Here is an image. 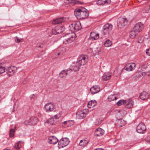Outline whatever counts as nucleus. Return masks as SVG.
Wrapping results in <instances>:
<instances>
[{
  "label": "nucleus",
  "mask_w": 150,
  "mask_h": 150,
  "mask_svg": "<svg viewBox=\"0 0 150 150\" xmlns=\"http://www.w3.org/2000/svg\"><path fill=\"white\" fill-rule=\"evenodd\" d=\"M74 14L78 19H83L87 18L89 15L87 10L84 8L76 9L74 11Z\"/></svg>",
  "instance_id": "f257e3e1"
},
{
  "label": "nucleus",
  "mask_w": 150,
  "mask_h": 150,
  "mask_svg": "<svg viewBox=\"0 0 150 150\" xmlns=\"http://www.w3.org/2000/svg\"><path fill=\"white\" fill-rule=\"evenodd\" d=\"M76 36L75 34L69 33L63 36L62 38L63 43L67 44L71 43L75 40Z\"/></svg>",
  "instance_id": "f03ea898"
},
{
  "label": "nucleus",
  "mask_w": 150,
  "mask_h": 150,
  "mask_svg": "<svg viewBox=\"0 0 150 150\" xmlns=\"http://www.w3.org/2000/svg\"><path fill=\"white\" fill-rule=\"evenodd\" d=\"M69 142L68 139L67 138H62L58 142V147L59 149L63 148L68 145Z\"/></svg>",
  "instance_id": "7ed1b4c3"
},
{
  "label": "nucleus",
  "mask_w": 150,
  "mask_h": 150,
  "mask_svg": "<svg viewBox=\"0 0 150 150\" xmlns=\"http://www.w3.org/2000/svg\"><path fill=\"white\" fill-rule=\"evenodd\" d=\"M112 25L109 24H107L104 25L103 27V29L102 33L104 35H107L110 33L112 29Z\"/></svg>",
  "instance_id": "20e7f679"
},
{
  "label": "nucleus",
  "mask_w": 150,
  "mask_h": 150,
  "mask_svg": "<svg viewBox=\"0 0 150 150\" xmlns=\"http://www.w3.org/2000/svg\"><path fill=\"white\" fill-rule=\"evenodd\" d=\"M88 60V58L86 56L82 55L79 56L78 63L80 65H84L87 63Z\"/></svg>",
  "instance_id": "39448f33"
},
{
  "label": "nucleus",
  "mask_w": 150,
  "mask_h": 150,
  "mask_svg": "<svg viewBox=\"0 0 150 150\" xmlns=\"http://www.w3.org/2000/svg\"><path fill=\"white\" fill-rule=\"evenodd\" d=\"M128 23V21L126 18H119L117 21V26L120 28H122L124 27Z\"/></svg>",
  "instance_id": "423d86ee"
},
{
  "label": "nucleus",
  "mask_w": 150,
  "mask_h": 150,
  "mask_svg": "<svg viewBox=\"0 0 150 150\" xmlns=\"http://www.w3.org/2000/svg\"><path fill=\"white\" fill-rule=\"evenodd\" d=\"M38 121V120L36 117H32L28 120L25 122V124L27 125H35Z\"/></svg>",
  "instance_id": "0eeeda50"
},
{
  "label": "nucleus",
  "mask_w": 150,
  "mask_h": 150,
  "mask_svg": "<svg viewBox=\"0 0 150 150\" xmlns=\"http://www.w3.org/2000/svg\"><path fill=\"white\" fill-rule=\"evenodd\" d=\"M144 28V25L142 23H136L133 28L134 30L138 33L141 31Z\"/></svg>",
  "instance_id": "6e6552de"
},
{
  "label": "nucleus",
  "mask_w": 150,
  "mask_h": 150,
  "mask_svg": "<svg viewBox=\"0 0 150 150\" xmlns=\"http://www.w3.org/2000/svg\"><path fill=\"white\" fill-rule=\"evenodd\" d=\"M17 70V68L14 66L10 67L8 68L6 71L7 75L9 76H13Z\"/></svg>",
  "instance_id": "1a4fd4ad"
},
{
  "label": "nucleus",
  "mask_w": 150,
  "mask_h": 150,
  "mask_svg": "<svg viewBox=\"0 0 150 150\" xmlns=\"http://www.w3.org/2000/svg\"><path fill=\"white\" fill-rule=\"evenodd\" d=\"M146 128L145 125L142 123H139L137 127V131L139 133H144Z\"/></svg>",
  "instance_id": "9d476101"
},
{
  "label": "nucleus",
  "mask_w": 150,
  "mask_h": 150,
  "mask_svg": "<svg viewBox=\"0 0 150 150\" xmlns=\"http://www.w3.org/2000/svg\"><path fill=\"white\" fill-rule=\"evenodd\" d=\"M135 66V64L134 63H128L126 65L124 69L127 71H131L134 69Z\"/></svg>",
  "instance_id": "9b49d317"
},
{
  "label": "nucleus",
  "mask_w": 150,
  "mask_h": 150,
  "mask_svg": "<svg viewBox=\"0 0 150 150\" xmlns=\"http://www.w3.org/2000/svg\"><path fill=\"white\" fill-rule=\"evenodd\" d=\"M54 107V105L51 103H48L45 106L46 111L49 112L53 111Z\"/></svg>",
  "instance_id": "f8f14e48"
},
{
  "label": "nucleus",
  "mask_w": 150,
  "mask_h": 150,
  "mask_svg": "<svg viewBox=\"0 0 150 150\" xmlns=\"http://www.w3.org/2000/svg\"><path fill=\"white\" fill-rule=\"evenodd\" d=\"M47 141L51 144H55L58 142V139L55 137L52 136L49 137Z\"/></svg>",
  "instance_id": "ddd939ff"
},
{
  "label": "nucleus",
  "mask_w": 150,
  "mask_h": 150,
  "mask_svg": "<svg viewBox=\"0 0 150 150\" xmlns=\"http://www.w3.org/2000/svg\"><path fill=\"white\" fill-rule=\"evenodd\" d=\"M100 91V88L98 86L95 85L93 86L90 89V91L91 93L93 94L97 93Z\"/></svg>",
  "instance_id": "4468645a"
},
{
  "label": "nucleus",
  "mask_w": 150,
  "mask_h": 150,
  "mask_svg": "<svg viewBox=\"0 0 150 150\" xmlns=\"http://www.w3.org/2000/svg\"><path fill=\"white\" fill-rule=\"evenodd\" d=\"M99 34L95 32H91L90 33V39L91 40H94L99 38Z\"/></svg>",
  "instance_id": "2eb2a0df"
},
{
  "label": "nucleus",
  "mask_w": 150,
  "mask_h": 150,
  "mask_svg": "<svg viewBox=\"0 0 150 150\" xmlns=\"http://www.w3.org/2000/svg\"><path fill=\"white\" fill-rule=\"evenodd\" d=\"M110 0H98L97 1V4L98 5H108L110 3Z\"/></svg>",
  "instance_id": "dca6fc26"
},
{
  "label": "nucleus",
  "mask_w": 150,
  "mask_h": 150,
  "mask_svg": "<svg viewBox=\"0 0 150 150\" xmlns=\"http://www.w3.org/2000/svg\"><path fill=\"white\" fill-rule=\"evenodd\" d=\"M88 113L87 110L86 109L83 110L79 112L78 115L79 116V118L81 119L85 117Z\"/></svg>",
  "instance_id": "f3484780"
},
{
  "label": "nucleus",
  "mask_w": 150,
  "mask_h": 150,
  "mask_svg": "<svg viewBox=\"0 0 150 150\" xmlns=\"http://www.w3.org/2000/svg\"><path fill=\"white\" fill-rule=\"evenodd\" d=\"M104 133V131L100 128L97 129L95 132V135L97 136H100L103 135Z\"/></svg>",
  "instance_id": "a211bd4d"
},
{
  "label": "nucleus",
  "mask_w": 150,
  "mask_h": 150,
  "mask_svg": "<svg viewBox=\"0 0 150 150\" xmlns=\"http://www.w3.org/2000/svg\"><path fill=\"white\" fill-rule=\"evenodd\" d=\"M149 94L145 91L142 92L140 94L139 97L140 98L143 100L147 99L149 98Z\"/></svg>",
  "instance_id": "6ab92c4d"
},
{
  "label": "nucleus",
  "mask_w": 150,
  "mask_h": 150,
  "mask_svg": "<svg viewBox=\"0 0 150 150\" xmlns=\"http://www.w3.org/2000/svg\"><path fill=\"white\" fill-rule=\"evenodd\" d=\"M134 104V102L131 99L126 100L125 103V106L126 108H130L132 107Z\"/></svg>",
  "instance_id": "aec40b11"
},
{
  "label": "nucleus",
  "mask_w": 150,
  "mask_h": 150,
  "mask_svg": "<svg viewBox=\"0 0 150 150\" xmlns=\"http://www.w3.org/2000/svg\"><path fill=\"white\" fill-rule=\"evenodd\" d=\"M97 104V102L95 100H91L88 102L87 106L88 108H91L95 106Z\"/></svg>",
  "instance_id": "412c9836"
},
{
  "label": "nucleus",
  "mask_w": 150,
  "mask_h": 150,
  "mask_svg": "<svg viewBox=\"0 0 150 150\" xmlns=\"http://www.w3.org/2000/svg\"><path fill=\"white\" fill-rule=\"evenodd\" d=\"M64 20L63 18H59L54 19L52 22V24L54 25L57 24L62 23L64 22Z\"/></svg>",
  "instance_id": "4be33fe9"
},
{
  "label": "nucleus",
  "mask_w": 150,
  "mask_h": 150,
  "mask_svg": "<svg viewBox=\"0 0 150 150\" xmlns=\"http://www.w3.org/2000/svg\"><path fill=\"white\" fill-rule=\"evenodd\" d=\"M64 20L63 18H59L54 19L52 22V24L54 25L57 24L62 23L64 22Z\"/></svg>",
  "instance_id": "5701e85b"
},
{
  "label": "nucleus",
  "mask_w": 150,
  "mask_h": 150,
  "mask_svg": "<svg viewBox=\"0 0 150 150\" xmlns=\"http://www.w3.org/2000/svg\"><path fill=\"white\" fill-rule=\"evenodd\" d=\"M64 20L63 18H59L54 19L52 22V24L54 25L57 24L62 23L64 22Z\"/></svg>",
  "instance_id": "b1692460"
},
{
  "label": "nucleus",
  "mask_w": 150,
  "mask_h": 150,
  "mask_svg": "<svg viewBox=\"0 0 150 150\" xmlns=\"http://www.w3.org/2000/svg\"><path fill=\"white\" fill-rule=\"evenodd\" d=\"M75 30L78 31L81 29L82 27L81 23L79 22H77L74 23Z\"/></svg>",
  "instance_id": "393cba45"
},
{
  "label": "nucleus",
  "mask_w": 150,
  "mask_h": 150,
  "mask_svg": "<svg viewBox=\"0 0 150 150\" xmlns=\"http://www.w3.org/2000/svg\"><path fill=\"white\" fill-rule=\"evenodd\" d=\"M45 123V125L46 124H49L51 125H53L55 124V122L53 118H51L48 119Z\"/></svg>",
  "instance_id": "a878e982"
},
{
  "label": "nucleus",
  "mask_w": 150,
  "mask_h": 150,
  "mask_svg": "<svg viewBox=\"0 0 150 150\" xmlns=\"http://www.w3.org/2000/svg\"><path fill=\"white\" fill-rule=\"evenodd\" d=\"M138 33L136 32V31L134 30V29L129 33V37L132 38H134Z\"/></svg>",
  "instance_id": "bb28decb"
},
{
  "label": "nucleus",
  "mask_w": 150,
  "mask_h": 150,
  "mask_svg": "<svg viewBox=\"0 0 150 150\" xmlns=\"http://www.w3.org/2000/svg\"><path fill=\"white\" fill-rule=\"evenodd\" d=\"M144 42L146 45H150V34L146 35Z\"/></svg>",
  "instance_id": "cd10ccee"
},
{
  "label": "nucleus",
  "mask_w": 150,
  "mask_h": 150,
  "mask_svg": "<svg viewBox=\"0 0 150 150\" xmlns=\"http://www.w3.org/2000/svg\"><path fill=\"white\" fill-rule=\"evenodd\" d=\"M110 75L108 73H105L102 76V79L104 81H106L109 80L111 78Z\"/></svg>",
  "instance_id": "c85d7f7f"
},
{
  "label": "nucleus",
  "mask_w": 150,
  "mask_h": 150,
  "mask_svg": "<svg viewBox=\"0 0 150 150\" xmlns=\"http://www.w3.org/2000/svg\"><path fill=\"white\" fill-rule=\"evenodd\" d=\"M72 70L74 71H78L79 69V66L76 63H73L71 65Z\"/></svg>",
  "instance_id": "c756f323"
},
{
  "label": "nucleus",
  "mask_w": 150,
  "mask_h": 150,
  "mask_svg": "<svg viewBox=\"0 0 150 150\" xmlns=\"http://www.w3.org/2000/svg\"><path fill=\"white\" fill-rule=\"evenodd\" d=\"M88 143V141L85 139L81 140L79 143V145L82 147L85 146Z\"/></svg>",
  "instance_id": "7c9ffc66"
},
{
  "label": "nucleus",
  "mask_w": 150,
  "mask_h": 150,
  "mask_svg": "<svg viewBox=\"0 0 150 150\" xmlns=\"http://www.w3.org/2000/svg\"><path fill=\"white\" fill-rule=\"evenodd\" d=\"M68 74V73L66 72L65 70H64L62 71L59 73V76L61 78L64 77Z\"/></svg>",
  "instance_id": "2f4dec72"
},
{
  "label": "nucleus",
  "mask_w": 150,
  "mask_h": 150,
  "mask_svg": "<svg viewBox=\"0 0 150 150\" xmlns=\"http://www.w3.org/2000/svg\"><path fill=\"white\" fill-rule=\"evenodd\" d=\"M56 30H57V33H59L62 32H63L65 30V28L64 27H56Z\"/></svg>",
  "instance_id": "473e14b6"
},
{
  "label": "nucleus",
  "mask_w": 150,
  "mask_h": 150,
  "mask_svg": "<svg viewBox=\"0 0 150 150\" xmlns=\"http://www.w3.org/2000/svg\"><path fill=\"white\" fill-rule=\"evenodd\" d=\"M112 45V42L109 40H106L104 43V45L105 47H108Z\"/></svg>",
  "instance_id": "72a5a7b5"
},
{
  "label": "nucleus",
  "mask_w": 150,
  "mask_h": 150,
  "mask_svg": "<svg viewBox=\"0 0 150 150\" xmlns=\"http://www.w3.org/2000/svg\"><path fill=\"white\" fill-rule=\"evenodd\" d=\"M117 98L114 95L110 96L108 98V100L110 102L115 100H116Z\"/></svg>",
  "instance_id": "f704fd0d"
},
{
  "label": "nucleus",
  "mask_w": 150,
  "mask_h": 150,
  "mask_svg": "<svg viewBox=\"0 0 150 150\" xmlns=\"http://www.w3.org/2000/svg\"><path fill=\"white\" fill-rule=\"evenodd\" d=\"M142 75L143 77L150 76V69L147 72H143L142 73Z\"/></svg>",
  "instance_id": "c9c22d12"
},
{
  "label": "nucleus",
  "mask_w": 150,
  "mask_h": 150,
  "mask_svg": "<svg viewBox=\"0 0 150 150\" xmlns=\"http://www.w3.org/2000/svg\"><path fill=\"white\" fill-rule=\"evenodd\" d=\"M150 8V6H145L142 10L143 12L144 13H148L149 11Z\"/></svg>",
  "instance_id": "e433bc0d"
},
{
  "label": "nucleus",
  "mask_w": 150,
  "mask_h": 150,
  "mask_svg": "<svg viewBox=\"0 0 150 150\" xmlns=\"http://www.w3.org/2000/svg\"><path fill=\"white\" fill-rule=\"evenodd\" d=\"M126 102V100H120L117 103V105L118 106H120L123 104L125 105V103Z\"/></svg>",
  "instance_id": "4c0bfd02"
},
{
  "label": "nucleus",
  "mask_w": 150,
  "mask_h": 150,
  "mask_svg": "<svg viewBox=\"0 0 150 150\" xmlns=\"http://www.w3.org/2000/svg\"><path fill=\"white\" fill-rule=\"evenodd\" d=\"M15 42L18 43H19L23 41V39L19 38L17 37H16L15 38Z\"/></svg>",
  "instance_id": "58836bf2"
},
{
  "label": "nucleus",
  "mask_w": 150,
  "mask_h": 150,
  "mask_svg": "<svg viewBox=\"0 0 150 150\" xmlns=\"http://www.w3.org/2000/svg\"><path fill=\"white\" fill-rule=\"evenodd\" d=\"M144 40V38L143 37L141 36L139 37L137 40V42L138 43H142Z\"/></svg>",
  "instance_id": "ea45409f"
},
{
  "label": "nucleus",
  "mask_w": 150,
  "mask_h": 150,
  "mask_svg": "<svg viewBox=\"0 0 150 150\" xmlns=\"http://www.w3.org/2000/svg\"><path fill=\"white\" fill-rule=\"evenodd\" d=\"M5 68L4 67L0 66V74L5 72Z\"/></svg>",
  "instance_id": "a19ab883"
},
{
  "label": "nucleus",
  "mask_w": 150,
  "mask_h": 150,
  "mask_svg": "<svg viewBox=\"0 0 150 150\" xmlns=\"http://www.w3.org/2000/svg\"><path fill=\"white\" fill-rule=\"evenodd\" d=\"M14 132V130L13 129H11L10 130V137H12L14 136L13 133Z\"/></svg>",
  "instance_id": "79ce46f5"
},
{
  "label": "nucleus",
  "mask_w": 150,
  "mask_h": 150,
  "mask_svg": "<svg viewBox=\"0 0 150 150\" xmlns=\"http://www.w3.org/2000/svg\"><path fill=\"white\" fill-rule=\"evenodd\" d=\"M52 32L53 34L54 35H57L59 34L58 33H57V30H56V27L52 29Z\"/></svg>",
  "instance_id": "37998d69"
},
{
  "label": "nucleus",
  "mask_w": 150,
  "mask_h": 150,
  "mask_svg": "<svg viewBox=\"0 0 150 150\" xmlns=\"http://www.w3.org/2000/svg\"><path fill=\"white\" fill-rule=\"evenodd\" d=\"M69 27L71 31H73L74 30V23L71 24V25H69Z\"/></svg>",
  "instance_id": "c03bdc74"
},
{
  "label": "nucleus",
  "mask_w": 150,
  "mask_h": 150,
  "mask_svg": "<svg viewBox=\"0 0 150 150\" xmlns=\"http://www.w3.org/2000/svg\"><path fill=\"white\" fill-rule=\"evenodd\" d=\"M15 148L16 149H20V146H19L18 142H17L15 144Z\"/></svg>",
  "instance_id": "a18cd8bd"
},
{
  "label": "nucleus",
  "mask_w": 150,
  "mask_h": 150,
  "mask_svg": "<svg viewBox=\"0 0 150 150\" xmlns=\"http://www.w3.org/2000/svg\"><path fill=\"white\" fill-rule=\"evenodd\" d=\"M61 117V115L60 113H58L56 115L54 116V118H55L56 119H58L59 118Z\"/></svg>",
  "instance_id": "49530a36"
},
{
  "label": "nucleus",
  "mask_w": 150,
  "mask_h": 150,
  "mask_svg": "<svg viewBox=\"0 0 150 150\" xmlns=\"http://www.w3.org/2000/svg\"><path fill=\"white\" fill-rule=\"evenodd\" d=\"M68 121L69 122V123H68V124H67V127H69L73 125V122L72 120H68Z\"/></svg>",
  "instance_id": "de8ad7c7"
},
{
  "label": "nucleus",
  "mask_w": 150,
  "mask_h": 150,
  "mask_svg": "<svg viewBox=\"0 0 150 150\" xmlns=\"http://www.w3.org/2000/svg\"><path fill=\"white\" fill-rule=\"evenodd\" d=\"M118 71L117 69H115L114 72V74L115 76H117L118 74H119Z\"/></svg>",
  "instance_id": "09e8293b"
},
{
  "label": "nucleus",
  "mask_w": 150,
  "mask_h": 150,
  "mask_svg": "<svg viewBox=\"0 0 150 150\" xmlns=\"http://www.w3.org/2000/svg\"><path fill=\"white\" fill-rule=\"evenodd\" d=\"M117 123L118 124L120 123V124H121L122 122H124V120H122V119H119L117 120Z\"/></svg>",
  "instance_id": "8fccbe9b"
},
{
  "label": "nucleus",
  "mask_w": 150,
  "mask_h": 150,
  "mask_svg": "<svg viewBox=\"0 0 150 150\" xmlns=\"http://www.w3.org/2000/svg\"><path fill=\"white\" fill-rule=\"evenodd\" d=\"M146 53L147 55L150 56V47L147 49Z\"/></svg>",
  "instance_id": "3c124183"
},
{
  "label": "nucleus",
  "mask_w": 150,
  "mask_h": 150,
  "mask_svg": "<svg viewBox=\"0 0 150 150\" xmlns=\"http://www.w3.org/2000/svg\"><path fill=\"white\" fill-rule=\"evenodd\" d=\"M73 3H74V4H79V1H77L76 0H72V2Z\"/></svg>",
  "instance_id": "603ef678"
},
{
  "label": "nucleus",
  "mask_w": 150,
  "mask_h": 150,
  "mask_svg": "<svg viewBox=\"0 0 150 150\" xmlns=\"http://www.w3.org/2000/svg\"><path fill=\"white\" fill-rule=\"evenodd\" d=\"M147 67V65L146 64H144L143 65L142 68L143 69H146Z\"/></svg>",
  "instance_id": "864d4df0"
},
{
  "label": "nucleus",
  "mask_w": 150,
  "mask_h": 150,
  "mask_svg": "<svg viewBox=\"0 0 150 150\" xmlns=\"http://www.w3.org/2000/svg\"><path fill=\"white\" fill-rule=\"evenodd\" d=\"M146 141L147 142L150 144V137L148 138L147 139H146Z\"/></svg>",
  "instance_id": "5fc2aeb1"
},
{
  "label": "nucleus",
  "mask_w": 150,
  "mask_h": 150,
  "mask_svg": "<svg viewBox=\"0 0 150 150\" xmlns=\"http://www.w3.org/2000/svg\"><path fill=\"white\" fill-rule=\"evenodd\" d=\"M69 122L68 121H65L64 122H63L62 123V124H64V125L66 124L67 125V124H68V123H69Z\"/></svg>",
  "instance_id": "6e6d98bb"
},
{
  "label": "nucleus",
  "mask_w": 150,
  "mask_h": 150,
  "mask_svg": "<svg viewBox=\"0 0 150 150\" xmlns=\"http://www.w3.org/2000/svg\"><path fill=\"white\" fill-rule=\"evenodd\" d=\"M65 70V71H66V72H68V71H70V70L73 71L72 69V68H69V69H67V70Z\"/></svg>",
  "instance_id": "4d7b16f0"
},
{
  "label": "nucleus",
  "mask_w": 150,
  "mask_h": 150,
  "mask_svg": "<svg viewBox=\"0 0 150 150\" xmlns=\"http://www.w3.org/2000/svg\"><path fill=\"white\" fill-rule=\"evenodd\" d=\"M95 150H103V149L102 148H98L96 149Z\"/></svg>",
  "instance_id": "13d9d810"
},
{
  "label": "nucleus",
  "mask_w": 150,
  "mask_h": 150,
  "mask_svg": "<svg viewBox=\"0 0 150 150\" xmlns=\"http://www.w3.org/2000/svg\"><path fill=\"white\" fill-rule=\"evenodd\" d=\"M26 81H23V83L24 84L25 83H26Z\"/></svg>",
  "instance_id": "bf43d9fd"
},
{
  "label": "nucleus",
  "mask_w": 150,
  "mask_h": 150,
  "mask_svg": "<svg viewBox=\"0 0 150 150\" xmlns=\"http://www.w3.org/2000/svg\"><path fill=\"white\" fill-rule=\"evenodd\" d=\"M60 54V53H57V54L58 55H59Z\"/></svg>",
  "instance_id": "052dcab7"
},
{
  "label": "nucleus",
  "mask_w": 150,
  "mask_h": 150,
  "mask_svg": "<svg viewBox=\"0 0 150 150\" xmlns=\"http://www.w3.org/2000/svg\"><path fill=\"white\" fill-rule=\"evenodd\" d=\"M21 142V141H19L18 142L19 143V144Z\"/></svg>",
  "instance_id": "680f3d73"
},
{
  "label": "nucleus",
  "mask_w": 150,
  "mask_h": 150,
  "mask_svg": "<svg viewBox=\"0 0 150 150\" xmlns=\"http://www.w3.org/2000/svg\"><path fill=\"white\" fill-rule=\"evenodd\" d=\"M38 47H41V46L40 45H39V46H38Z\"/></svg>",
  "instance_id": "e2e57ef3"
},
{
  "label": "nucleus",
  "mask_w": 150,
  "mask_h": 150,
  "mask_svg": "<svg viewBox=\"0 0 150 150\" xmlns=\"http://www.w3.org/2000/svg\"><path fill=\"white\" fill-rule=\"evenodd\" d=\"M120 126L121 127H122V125H121Z\"/></svg>",
  "instance_id": "0e129e2a"
}]
</instances>
